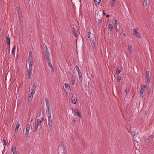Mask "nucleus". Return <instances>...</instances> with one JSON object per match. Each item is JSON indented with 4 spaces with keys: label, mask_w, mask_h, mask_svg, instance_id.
I'll return each instance as SVG.
<instances>
[{
    "label": "nucleus",
    "mask_w": 154,
    "mask_h": 154,
    "mask_svg": "<svg viewBox=\"0 0 154 154\" xmlns=\"http://www.w3.org/2000/svg\"><path fill=\"white\" fill-rule=\"evenodd\" d=\"M52 126V121H48V127L47 131L49 132L50 131Z\"/></svg>",
    "instance_id": "obj_6"
},
{
    "label": "nucleus",
    "mask_w": 154,
    "mask_h": 154,
    "mask_svg": "<svg viewBox=\"0 0 154 154\" xmlns=\"http://www.w3.org/2000/svg\"><path fill=\"white\" fill-rule=\"evenodd\" d=\"M28 1H30V0H28Z\"/></svg>",
    "instance_id": "obj_51"
},
{
    "label": "nucleus",
    "mask_w": 154,
    "mask_h": 154,
    "mask_svg": "<svg viewBox=\"0 0 154 154\" xmlns=\"http://www.w3.org/2000/svg\"><path fill=\"white\" fill-rule=\"evenodd\" d=\"M154 137V136L153 135H151L149 136V140H150V139L152 140V139Z\"/></svg>",
    "instance_id": "obj_38"
},
{
    "label": "nucleus",
    "mask_w": 154,
    "mask_h": 154,
    "mask_svg": "<svg viewBox=\"0 0 154 154\" xmlns=\"http://www.w3.org/2000/svg\"><path fill=\"white\" fill-rule=\"evenodd\" d=\"M146 83L147 84H149L150 83V78L149 75H148L146 76Z\"/></svg>",
    "instance_id": "obj_16"
},
{
    "label": "nucleus",
    "mask_w": 154,
    "mask_h": 154,
    "mask_svg": "<svg viewBox=\"0 0 154 154\" xmlns=\"http://www.w3.org/2000/svg\"><path fill=\"white\" fill-rule=\"evenodd\" d=\"M76 70H77L78 72L80 71V69L78 66H76L75 67Z\"/></svg>",
    "instance_id": "obj_35"
},
{
    "label": "nucleus",
    "mask_w": 154,
    "mask_h": 154,
    "mask_svg": "<svg viewBox=\"0 0 154 154\" xmlns=\"http://www.w3.org/2000/svg\"><path fill=\"white\" fill-rule=\"evenodd\" d=\"M124 35L125 36V34H124Z\"/></svg>",
    "instance_id": "obj_50"
},
{
    "label": "nucleus",
    "mask_w": 154,
    "mask_h": 154,
    "mask_svg": "<svg viewBox=\"0 0 154 154\" xmlns=\"http://www.w3.org/2000/svg\"><path fill=\"white\" fill-rule=\"evenodd\" d=\"M3 144L5 146L7 145V142H6V140L5 139H3Z\"/></svg>",
    "instance_id": "obj_31"
},
{
    "label": "nucleus",
    "mask_w": 154,
    "mask_h": 154,
    "mask_svg": "<svg viewBox=\"0 0 154 154\" xmlns=\"http://www.w3.org/2000/svg\"><path fill=\"white\" fill-rule=\"evenodd\" d=\"M117 24L118 22L116 20H116H115L114 22V25L115 28L117 31H118Z\"/></svg>",
    "instance_id": "obj_13"
},
{
    "label": "nucleus",
    "mask_w": 154,
    "mask_h": 154,
    "mask_svg": "<svg viewBox=\"0 0 154 154\" xmlns=\"http://www.w3.org/2000/svg\"><path fill=\"white\" fill-rule=\"evenodd\" d=\"M48 121H52V119L51 116H48Z\"/></svg>",
    "instance_id": "obj_37"
},
{
    "label": "nucleus",
    "mask_w": 154,
    "mask_h": 154,
    "mask_svg": "<svg viewBox=\"0 0 154 154\" xmlns=\"http://www.w3.org/2000/svg\"><path fill=\"white\" fill-rule=\"evenodd\" d=\"M74 36L75 37H76L77 36V33H74Z\"/></svg>",
    "instance_id": "obj_44"
},
{
    "label": "nucleus",
    "mask_w": 154,
    "mask_h": 154,
    "mask_svg": "<svg viewBox=\"0 0 154 154\" xmlns=\"http://www.w3.org/2000/svg\"><path fill=\"white\" fill-rule=\"evenodd\" d=\"M72 30L73 32L74 33H77V31L74 28H72Z\"/></svg>",
    "instance_id": "obj_34"
},
{
    "label": "nucleus",
    "mask_w": 154,
    "mask_h": 154,
    "mask_svg": "<svg viewBox=\"0 0 154 154\" xmlns=\"http://www.w3.org/2000/svg\"><path fill=\"white\" fill-rule=\"evenodd\" d=\"M100 1V0H94V2L96 5H98Z\"/></svg>",
    "instance_id": "obj_27"
},
{
    "label": "nucleus",
    "mask_w": 154,
    "mask_h": 154,
    "mask_svg": "<svg viewBox=\"0 0 154 154\" xmlns=\"http://www.w3.org/2000/svg\"><path fill=\"white\" fill-rule=\"evenodd\" d=\"M35 93L34 92H31L29 96L28 101L29 102H31L33 98L34 94Z\"/></svg>",
    "instance_id": "obj_5"
},
{
    "label": "nucleus",
    "mask_w": 154,
    "mask_h": 154,
    "mask_svg": "<svg viewBox=\"0 0 154 154\" xmlns=\"http://www.w3.org/2000/svg\"><path fill=\"white\" fill-rule=\"evenodd\" d=\"M146 75H149V71H147L146 72Z\"/></svg>",
    "instance_id": "obj_45"
},
{
    "label": "nucleus",
    "mask_w": 154,
    "mask_h": 154,
    "mask_svg": "<svg viewBox=\"0 0 154 154\" xmlns=\"http://www.w3.org/2000/svg\"><path fill=\"white\" fill-rule=\"evenodd\" d=\"M103 15H105V13H104V11H103Z\"/></svg>",
    "instance_id": "obj_47"
},
{
    "label": "nucleus",
    "mask_w": 154,
    "mask_h": 154,
    "mask_svg": "<svg viewBox=\"0 0 154 154\" xmlns=\"http://www.w3.org/2000/svg\"><path fill=\"white\" fill-rule=\"evenodd\" d=\"M6 42L8 45H10V39L8 36L7 37Z\"/></svg>",
    "instance_id": "obj_21"
},
{
    "label": "nucleus",
    "mask_w": 154,
    "mask_h": 154,
    "mask_svg": "<svg viewBox=\"0 0 154 154\" xmlns=\"http://www.w3.org/2000/svg\"><path fill=\"white\" fill-rule=\"evenodd\" d=\"M71 81L72 85H73L75 82V80L74 78H71Z\"/></svg>",
    "instance_id": "obj_25"
},
{
    "label": "nucleus",
    "mask_w": 154,
    "mask_h": 154,
    "mask_svg": "<svg viewBox=\"0 0 154 154\" xmlns=\"http://www.w3.org/2000/svg\"><path fill=\"white\" fill-rule=\"evenodd\" d=\"M79 80L80 81L82 80V74L80 71L78 72Z\"/></svg>",
    "instance_id": "obj_19"
},
{
    "label": "nucleus",
    "mask_w": 154,
    "mask_h": 154,
    "mask_svg": "<svg viewBox=\"0 0 154 154\" xmlns=\"http://www.w3.org/2000/svg\"><path fill=\"white\" fill-rule=\"evenodd\" d=\"M121 79V78L120 77H117V82H120Z\"/></svg>",
    "instance_id": "obj_39"
},
{
    "label": "nucleus",
    "mask_w": 154,
    "mask_h": 154,
    "mask_svg": "<svg viewBox=\"0 0 154 154\" xmlns=\"http://www.w3.org/2000/svg\"><path fill=\"white\" fill-rule=\"evenodd\" d=\"M29 56H32V53L31 51H29Z\"/></svg>",
    "instance_id": "obj_43"
},
{
    "label": "nucleus",
    "mask_w": 154,
    "mask_h": 154,
    "mask_svg": "<svg viewBox=\"0 0 154 154\" xmlns=\"http://www.w3.org/2000/svg\"><path fill=\"white\" fill-rule=\"evenodd\" d=\"M28 63L29 64V67H32L33 65V60H28Z\"/></svg>",
    "instance_id": "obj_18"
},
{
    "label": "nucleus",
    "mask_w": 154,
    "mask_h": 154,
    "mask_svg": "<svg viewBox=\"0 0 154 154\" xmlns=\"http://www.w3.org/2000/svg\"><path fill=\"white\" fill-rule=\"evenodd\" d=\"M44 48L45 49V53L48 52H49V51L48 50V49L47 48V46L46 45L44 46Z\"/></svg>",
    "instance_id": "obj_28"
},
{
    "label": "nucleus",
    "mask_w": 154,
    "mask_h": 154,
    "mask_svg": "<svg viewBox=\"0 0 154 154\" xmlns=\"http://www.w3.org/2000/svg\"><path fill=\"white\" fill-rule=\"evenodd\" d=\"M121 72V71L120 69H116V74H119V73H120Z\"/></svg>",
    "instance_id": "obj_32"
},
{
    "label": "nucleus",
    "mask_w": 154,
    "mask_h": 154,
    "mask_svg": "<svg viewBox=\"0 0 154 154\" xmlns=\"http://www.w3.org/2000/svg\"><path fill=\"white\" fill-rule=\"evenodd\" d=\"M129 90V89L128 87H126L125 90V92L126 93H128V92Z\"/></svg>",
    "instance_id": "obj_36"
},
{
    "label": "nucleus",
    "mask_w": 154,
    "mask_h": 154,
    "mask_svg": "<svg viewBox=\"0 0 154 154\" xmlns=\"http://www.w3.org/2000/svg\"><path fill=\"white\" fill-rule=\"evenodd\" d=\"M19 126H20V124H19L18 123L16 126L15 130H18Z\"/></svg>",
    "instance_id": "obj_33"
},
{
    "label": "nucleus",
    "mask_w": 154,
    "mask_h": 154,
    "mask_svg": "<svg viewBox=\"0 0 154 154\" xmlns=\"http://www.w3.org/2000/svg\"><path fill=\"white\" fill-rule=\"evenodd\" d=\"M15 49H16V45H14V46L12 50V53L13 54H15Z\"/></svg>",
    "instance_id": "obj_22"
},
{
    "label": "nucleus",
    "mask_w": 154,
    "mask_h": 154,
    "mask_svg": "<svg viewBox=\"0 0 154 154\" xmlns=\"http://www.w3.org/2000/svg\"><path fill=\"white\" fill-rule=\"evenodd\" d=\"M49 66L50 67L51 69V72H52L54 70V68L52 66V65L51 63H50V60L48 59V60H46Z\"/></svg>",
    "instance_id": "obj_7"
},
{
    "label": "nucleus",
    "mask_w": 154,
    "mask_h": 154,
    "mask_svg": "<svg viewBox=\"0 0 154 154\" xmlns=\"http://www.w3.org/2000/svg\"><path fill=\"white\" fill-rule=\"evenodd\" d=\"M47 115L48 116H51V112H47Z\"/></svg>",
    "instance_id": "obj_40"
},
{
    "label": "nucleus",
    "mask_w": 154,
    "mask_h": 154,
    "mask_svg": "<svg viewBox=\"0 0 154 154\" xmlns=\"http://www.w3.org/2000/svg\"><path fill=\"white\" fill-rule=\"evenodd\" d=\"M74 112L76 114V115L78 116H79V117H81V114H80L79 110L78 109H75L74 111Z\"/></svg>",
    "instance_id": "obj_15"
},
{
    "label": "nucleus",
    "mask_w": 154,
    "mask_h": 154,
    "mask_svg": "<svg viewBox=\"0 0 154 154\" xmlns=\"http://www.w3.org/2000/svg\"><path fill=\"white\" fill-rule=\"evenodd\" d=\"M102 22V20L101 19H99L97 23L98 24L101 23Z\"/></svg>",
    "instance_id": "obj_42"
},
{
    "label": "nucleus",
    "mask_w": 154,
    "mask_h": 154,
    "mask_svg": "<svg viewBox=\"0 0 154 154\" xmlns=\"http://www.w3.org/2000/svg\"><path fill=\"white\" fill-rule=\"evenodd\" d=\"M26 135L28 136L29 135V131L30 127L29 125H27L26 127Z\"/></svg>",
    "instance_id": "obj_12"
},
{
    "label": "nucleus",
    "mask_w": 154,
    "mask_h": 154,
    "mask_svg": "<svg viewBox=\"0 0 154 154\" xmlns=\"http://www.w3.org/2000/svg\"><path fill=\"white\" fill-rule=\"evenodd\" d=\"M143 2L144 5H146L147 4V0H143Z\"/></svg>",
    "instance_id": "obj_30"
},
{
    "label": "nucleus",
    "mask_w": 154,
    "mask_h": 154,
    "mask_svg": "<svg viewBox=\"0 0 154 154\" xmlns=\"http://www.w3.org/2000/svg\"><path fill=\"white\" fill-rule=\"evenodd\" d=\"M12 151L13 154H17V151L15 146H14L12 147Z\"/></svg>",
    "instance_id": "obj_17"
},
{
    "label": "nucleus",
    "mask_w": 154,
    "mask_h": 154,
    "mask_svg": "<svg viewBox=\"0 0 154 154\" xmlns=\"http://www.w3.org/2000/svg\"><path fill=\"white\" fill-rule=\"evenodd\" d=\"M106 17H110V16L109 15H106Z\"/></svg>",
    "instance_id": "obj_46"
},
{
    "label": "nucleus",
    "mask_w": 154,
    "mask_h": 154,
    "mask_svg": "<svg viewBox=\"0 0 154 154\" xmlns=\"http://www.w3.org/2000/svg\"><path fill=\"white\" fill-rule=\"evenodd\" d=\"M36 88V85L35 83H34L33 84V85L32 86L31 92H35V88Z\"/></svg>",
    "instance_id": "obj_10"
},
{
    "label": "nucleus",
    "mask_w": 154,
    "mask_h": 154,
    "mask_svg": "<svg viewBox=\"0 0 154 154\" xmlns=\"http://www.w3.org/2000/svg\"><path fill=\"white\" fill-rule=\"evenodd\" d=\"M32 67H29L28 72V77L29 79H30L31 78L32 75Z\"/></svg>",
    "instance_id": "obj_8"
},
{
    "label": "nucleus",
    "mask_w": 154,
    "mask_h": 154,
    "mask_svg": "<svg viewBox=\"0 0 154 154\" xmlns=\"http://www.w3.org/2000/svg\"><path fill=\"white\" fill-rule=\"evenodd\" d=\"M46 112H51V109L50 108V106L46 107Z\"/></svg>",
    "instance_id": "obj_29"
},
{
    "label": "nucleus",
    "mask_w": 154,
    "mask_h": 154,
    "mask_svg": "<svg viewBox=\"0 0 154 154\" xmlns=\"http://www.w3.org/2000/svg\"><path fill=\"white\" fill-rule=\"evenodd\" d=\"M89 34L88 35V37L91 44V46L92 48H95V45L94 42V35L93 33L90 32L88 33Z\"/></svg>",
    "instance_id": "obj_1"
},
{
    "label": "nucleus",
    "mask_w": 154,
    "mask_h": 154,
    "mask_svg": "<svg viewBox=\"0 0 154 154\" xmlns=\"http://www.w3.org/2000/svg\"><path fill=\"white\" fill-rule=\"evenodd\" d=\"M64 85L65 88H67L66 90H65L66 92V91H69L70 88V86L69 84L68 83H66L64 84Z\"/></svg>",
    "instance_id": "obj_11"
},
{
    "label": "nucleus",
    "mask_w": 154,
    "mask_h": 154,
    "mask_svg": "<svg viewBox=\"0 0 154 154\" xmlns=\"http://www.w3.org/2000/svg\"><path fill=\"white\" fill-rule=\"evenodd\" d=\"M33 60L32 56H29V57H28V60Z\"/></svg>",
    "instance_id": "obj_41"
},
{
    "label": "nucleus",
    "mask_w": 154,
    "mask_h": 154,
    "mask_svg": "<svg viewBox=\"0 0 154 154\" xmlns=\"http://www.w3.org/2000/svg\"><path fill=\"white\" fill-rule=\"evenodd\" d=\"M71 101L72 103L73 104H75L77 101L76 98L75 97L73 96L71 98Z\"/></svg>",
    "instance_id": "obj_9"
},
{
    "label": "nucleus",
    "mask_w": 154,
    "mask_h": 154,
    "mask_svg": "<svg viewBox=\"0 0 154 154\" xmlns=\"http://www.w3.org/2000/svg\"><path fill=\"white\" fill-rule=\"evenodd\" d=\"M128 50L130 53H132V46L130 45H129L128 46Z\"/></svg>",
    "instance_id": "obj_26"
},
{
    "label": "nucleus",
    "mask_w": 154,
    "mask_h": 154,
    "mask_svg": "<svg viewBox=\"0 0 154 154\" xmlns=\"http://www.w3.org/2000/svg\"><path fill=\"white\" fill-rule=\"evenodd\" d=\"M115 2V0H112L111 2V6L112 7H114Z\"/></svg>",
    "instance_id": "obj_24"
},
{
    "label": "nucleus",
    "mask_w": 154,
    "mask_h": 154,
    "mask_svg": "<svg viewBox=\"0 0 154 154\" xmlns=\"http://www.w3.org/2000/svg\"><path fill=\"white\" fill-rule=\"evenodd\" d=\"M45 101L46 103V107L50 106L49 102L48 99L47 98H46L45 99Z\"/></svg>",
    "instance_id": "obj_20"
},
{
    "label": "nucleus",
    "mask_w": 154,
    "mask_h": 154,
    "mask_svg": "<svg viewBox=\"0 0 154 154\" xmlns=\"http://www.w3.org/2000/svg\"><path fill=\"white\" fill-rule=\"evenodd\" d=\"M36 122L37 123L35 125V128L34 130V131L35 132L37 131L38 127L41 125V121L39 119H38Z\"/></svg>",
    "instance_id": "obj_4"
},
{
    "label": "nucleus",
    "mask_w": 154,
    "mask_h": 154,
    "mask_svg": "<svg viewBox=\"0 0 154 154\" xmlns=\"http://www.w3.org/2000/svg\"><path fill=\"white\" fill-rule=\"evenodd\" d=\"M138 29L137 27L134 29L133 30V34H134L135 36L139 38H140L141 37L140 34L138 32Z\"/></svg>",
    "instance_id": "obj_3"
},
{
    "label": "nucleus",
    "mask_w": 154,
    "mask_h": 154,
    "mask_svg": "<svg viewBox=\"0 0 154 154\" xmlns=\"http://www.w3.org/2000/svg\"><path fill=\"white\" fill-rule=\"evenodd\" d=\"M73 121L74 123H75V122H76V121L75 120H74Z\"/></svg>",
    "instance_id": "obj_48"
},
{
    "label": "nucleus",
    "mask_w": 154,
    "mask_h": 154,
    "mask_svg": "<svg viewBox=\"0 0 154 154\" xmlns=\"http://www.w3.org/2000/svg\"><path fill=\"white\" fill-rule=\"evenodd\" d=\"M108 28L110 29V30L111 31H112V29H113V26L110 23H109V25L108 26Z\"/></svg>",
    "instance_id": "obj_23"
},
{
    "label": "nucleus",
    "mask_w": 154,
    "mask_h": 154,
    "mask_svg": "<svg viewBox=\"0 0 154 154\" xmlns=\"http://www.w3.org/2000/svg\"><path fill=\"white\" fill-rule=\"evenodd\" d=\"M33 119H32L31 120V122H32L33 121Z\"/></svg>",
    "instance_id": "obj_49"
},
{
    "label": "nucleus",
    "mask_w": 154,
    "mask_h": 154,
    "mask_svg": "<svg viewBox=\"0 0 154 154\" xmlns=\"http://www.w3.org/2000/svg\"><path fill=\"white\" fill-rule=\"evenodd\" d=\"M146 86L144 85H141L140 86V99L142 98L143 99L144 91Z\"/></svg>",
    "instance_id": "obj_2"
},
{
    "label": "nucleus",
    "mask_w": 154,
    "mask_h": 154,
    "mask_svg": "<svg viewBox=\"0 0 154 154\" xmlns=\"http://www.w3.org/2000/svg\"><path fill=\"white\" fill-rule=\"evenodd\" d=\"M45 57L46 58V60H48V59L50 60L49 57L50 56V54L49 52H48L47 53H45Z\"/></svg>",
    "instance_id": "obj_14"
}]
</instances>
